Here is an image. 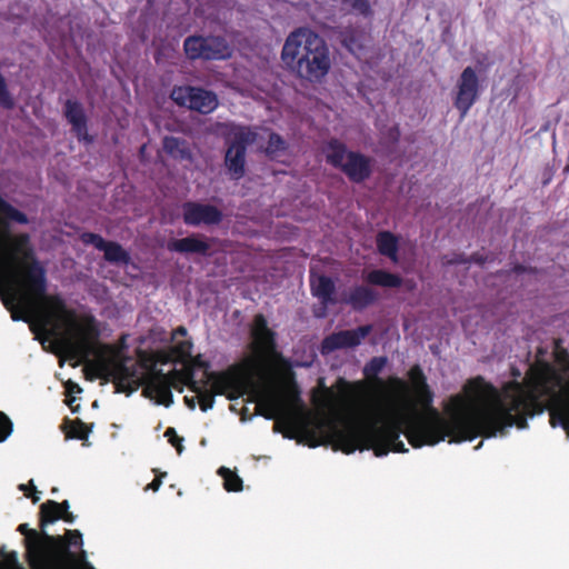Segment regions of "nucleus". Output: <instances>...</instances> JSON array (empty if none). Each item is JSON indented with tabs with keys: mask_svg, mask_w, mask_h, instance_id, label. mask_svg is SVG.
Masks as SVG:
<instances>
[{
	"mask_svg": "<svg viewBox=\"0 0 569 569\" xmlns=\"http://www.w3.org/2000/svg\"><path fill=\"white\" fill-rule=\"evenodd\" d=\"M12 430V421L3 411H0V442H3L10 436Z\"/></svg>",
	"mask_w": 569,
	"mask_h": 569,
	"instance_id": "nucleus-39",
	"label": "nucleus"
},
{
	"mask_svg": "<svg viewBox=\"0 0 569 569\" xmlns=\"http://www.w3.org/2000/svg\"><path fill=\"white\" fill-rule=\"evenodd\" d=\"M513 271L516 273H523L526 271V268L521 264H517V266H515Z\"/></svg>",
	"mask_w": 569,
	"mask_h": 569,
	"instance_id": "nucleus-49",
	"label": "nucleus"
},
{
	"mask_svg": "<svg viewBox=\"0 0 569 569\" xmlns=\"http://www.w3.org/2000/svg\"><path fill=\"white\" fill-rule=\"evenodd\" d=\"M350 11L362 16L363 18H370L373 14L369 0H340Z\"/></svg>",
	"mask_w": 569,
	"mask_h": 569,
	"instance_id": "nucleus-33",
	"label": "nucleus"
},
{
	"mask_svg": "<svg viewBox=\"0 0 569 569\" xmlns=\"http://www.w3.org/2000/svg\"><path fill=\"white\" fill-rule=\"evenodd\" d=\"M443 259H446L443 261L445 264H461V263L466 264V263L475 262L477 264L482 266L487 261V257H485L483 254H481L479 252H475L469 257H466L465 254H455L453 258L448 259L447 257H445Z\"/></svg>",
	"mask_w": 569,
	"mask_h": 569,
	"instance_id": "nucleus-34",
	"label": "nucleus"
},
{
	"mask_svg": "<svg viewBox=\"0 0 569 569\" xmlns=\"http://www.w3.org/2000/svg\"><path fill=\"white\" fill-rule=\"evenodd\" d=\"M218 473L222 477L223 487L227 491L238 492L242 490V479L234 471H231L226 467H221Z\"/></svg>",
	"mask_w": 569,
	"mask_h": 569,
	"instance_id": "nucleus-32",
	"label": "nucleus"
},
{
	"mask_svg": "<svg viewBox=\"0 0 569 569\" xmlns=\"http://www.w3.org/2000/svg\"><path fill=\"white\" fill-rule=\"evenodd\" d=\"M71 401H72V400H70V401H68V402H67V403H68V406L71 408L72 412L78 411L79 406H77V407H72V406H71Z\"/></svg>",
	"mask_w": 569,
	"mask_h": 569,
	"instance_id": "nucleus-53",
	"label": "nucleus"
},
{
	"mask_svg": "<svg viewBox=\"0 0 569 569\" xmlns=\"http://www.w3.org/2000/svg\"><path fill=\"white\" fill-rule=\"evenodd\" d=\"M337 387L339 388V391L347 396L350 392L351 385L345 379V378H338L337 380Z\"/></svg>",
	"mask_w": 569,
	"mask_h": 569,
	"instance_id": "nucleus-43",
	"label": "nucleus"
},
{
	"mask_svg": "<svg viewBox=\"0 0 569 569\" xmlns=\"http://www.w3.org/2000/svg\"><path fill=\"white\" fill-rule=\"evenodd\" d=\"M191 408H194V403L192 401L188 402Z\"/></svg>",
	"mask_w": 569,
	"mask_h": 569,
	"instance_id": "nucleus-56",
	"label": "nucleus"
},
{
	"mask_svg": "<svg viewBox=\"0 0 569 569\" xmlns=\"http://www.w3.org/2000/svg\"><path fill=\"white\" fill-rule=\"evenodd\" d=\"M191 408H194V403L192 401L188 402Z\"/></svg>",
	"mask_w": 569,
	"mask_h": 569,
	"instance_id": "nucleus-57",
	"label": "nucleus"
},
{
	"mask_svg": "<svg viewBox=\"0 0 569 569\" xmlns=\"http://www.w3.org/2000/svg\"><path fill=\"white\" fill-rule=\"evenodd\" d=\"M339 40L342 47H345L350 53L358 56L362 50L361 34L358 30L352 27L343 28L339 32Z\"/></svg>",
	"mask_w": 569,
	"mask_h": 569,
	"instance_id": "nucleus-26",
	"label": "nucleus"
},
{
	"mask_svg": "<svg viewBox=\"0 0 569 569\" xmlns=\"http://www.w3.org/2000/svg\"><path fill=\"white\" fill-rule=\"evenodd\" d=\"M162 148L167 154L177 160H190L191 150L184 139L167 136L163 138Z\"/></svg>",
	"mask_w": 569,
	"mask_h": 569,
	"instance_id": "nucleus-22",
	"label": "nucleus"
},
{
	"mask_svg": "<svg viewBox=\"0 0 569 569\" xmlns=\"http://www.w3.org/2000/svg\"><path fill=\"white\" fill-rule=\"evenodd\" d=\"M192 342L190 340L179 341L173 347V352L178 355L180 358H189L191 357Z\"/></svg>",
	"mask_w": 569,
	"mask_h": 569,
	"instance_id": "nucleus-41",
	"label": "nucleus"
},
{
	"mask_svg": "<svg viewBox=\"0 0 569 569\" xmlns=\"http://www.w3.org/2000/svg\"><path fill=\"white\" fill-rule=\"evenodd\" d=\"M293 393H295V395H293L295 400H296V401H298V402H300V401H301V400H300V392H299V390H298V388H297V387H295Z\"/></svg>",
	"mask_w": 569,
	"mask_h": 569,
	"instance_id": "nucleus-50",
	"label": "nucleus"
},
{
	"mask_svg": "<svg viewBox=\"0 0 569 569\" xmlns=\"http://www.w3.org/2000/svg\"><path fill=\"white\" fill-rule=\"evenodd\" d=\"M29 223L27 214L0 196V284L1 300L13 321L34 320L50 333L68 327L62 345L72 358H87L100 336L96 319L77 323V315L59 295H47L44 267L36 257L28 233L11 234L9 222Z\"/></svg>",
	"mask_w": 569,
	"mask_h": 569,
	"instance_id": "nucleus-2",
	"label": "nucleus"
},
{
	"mask_svg": "<svg viewBox=\"0 0 569 569\" xmlns=\"http://www.w3.org/2000/svg\"><path fill=\"white\" fill-rule=\"evenodd\" d=\"M284 436H286L287 438H289V439H292V438L295 437L293 435H288V433H286Z\"/></svg>",
	"mask_w": 569,
	"mask_h": 569,
	"instance_id": "nucleus-55",
	"label": "nucleus"
},
{
	"mask_svg": "<svg viewBox=\"0 0 569 569\" xmlns=\"http://www.w3.org/2000/svg\"><path fill=\"white\" fill-rule=\"evenodd\" d=\"M302 429L307 436H310L312 439L315 438V432L309 430L306 423L302 425Z\"/></svg>",
	"mask_w": 569,
	"mask_h": 569,
	"instance_id": "nucleus-48",
	"label": "nucleus"
},
{
	"mask_svg": "<svg viewBox=\"0 0 569 569\" xmlns=\"http://www.w3.org/2000/svg\"><path fill=\"white\" fill-rule=\"evenodd\" d=\"M103 253L108 262L118 264H128L130 262V254L118 242L109 241Z\"/></svg>",
	"mask_w": 569,
	"mask_h": 569,
	"instance_id": "nucleus-28",
	"label": "nucleus"
},
{
	"mask_svg": "<svg viewBox=\"0 0 569 569\" xmlns=\"http://www.w3.org/2000/svg\"><path fill=\"white\" fill-rule=\"evenodd\" d=\"M387 365L386 357H373L363 368V375L371 383L379 388H385V381L379 378V373Z\"/></svg>",
	"mask_w": 569,
	"mask_h": 569,
	"instance_id": "nucleus-27",
	"label": "nucleus"
},
{
	"mask_svg": "<svg viewBox=\"0 0 569 569\" xmlns=\"http://www.w3.org/2000/svg\"><path fill=\"white\" fill-rule=\"evenodd\" d=\"M535 388L536 378L527 383L506 382L501 389L486 382L482 377L471 379L466 391L475 396L476 405L469 413L443 418L437 409L420 413L411 409L396 410L393 417L348 422L345 427L332 426L331 439L336 449L350 455L356 450H373L383 457L390 451L408 452L400 435H405L413 448L435 446L451 437L450 442L471 441L477 437L492 438L506 435L516 426L525 429L526 417L541 412L535 399L526 397L523 387Z\"/></svg>",
	"mask_w": 569,
	"mask_h": 569,
	"instance_id": "nucleus-1",
	"label": "nucleus"
},
{
	"mask_svg": "<svg viewBox=\"0 0 569 569\" xmlns=\"http://www.w3.org/2000/svg\"><path fill=\"white\" fill-rule=\"evenodd\" d=\"M16 106L14 98L8 89L6 78L0 72V107L4 110H12Z\"/></svg>",
	"mask_w": 569,
	"mask_h": 569,
	"instance_id": "nucleus-35",
	"label": "nucleus"
},
{
	"mask_svg": "<svg viewBox=\"0 0 569 569\" xmlns=\"http://www.w3.org/2000/svg\"><path fill=\"white\" fill-rule=\"evenodd\" d=\"M281 59L299 78L310 82H320L331 68L327 42L309 28H298L289 33Z\"/></svg>",
	"mask_w": 569,
	"mask_h": 569,
	"instance_id": "nucleus-4",
	"label": "nucleus"
},
{
	"mask_svg": "<svg viewBox=\"0 0 569 569\" xmlns=\"http://www.w3.org/2000/svg\"><path fill=\"white\" fill-rule=\"evenodd\" d=\"M187 329L183 327V326H179L177 329H174L173 331V336H187Z\"/></svg>",
	"mask_w": 569,
	"mask_h": 569,
	"instance_id": "nucleus-47",
	"label": "nucleus"
},
{
	"mask_svg": "<svg viewBox=\"0 0 569 569\" xmlns=\"http://www.w3.org/2000/svg\"><path fill=\"white\" fill-rule=\"evenodd\" d=\"M130 361V357H123L104 367L106 376L112 379L116 392L118 393L130 395L141 385L138 365H128Z\"/></svg>",
	"mask_w": 569,
	"mask_h": 569,
	"instance_id": "nucleus-12",
	"label": "nucleus"
},
{
	"mask_svg": "<svg viewBox=\"0 0 569 569\" xmlns=\"http://www.w3.org/2000/svg\"><path fill=\"white\" fill-rule=\"evenodd\" d=\"M365 279L367 283L382 288H399L402 284V278L399 274L382 269L369 271Z\"/></svg>",
	"mask_w": 569,
	"mask_h": 569,
	"instance_id": "nucleus-24",
	"label": "nucleus"
},
{
	"mask_svg": "<svg viewBox=\"0 0 569 569\" xmlns=\"http://www.w3.org/2000/svg\"><path fill=\"white\" fill-rule=\"evenodd\" d=\"M379 299L378 292L368 286H356L349 292L347 302L357 311L365 310L376 303Z\"/></svg>",
	"mask_w": 569,
	"mask_h": 569,
	"instance_id": "nucleus-21",
	"label": "nucleus"
},
{
	"mask_svg": "<svg viewBox=\"0 0 569 569\" xmlns=\"http://www.w3.org/2000/svg\"><path fill=\"white\" fill-rule=\"evenodd\" d=\"M259 413L267 419L274 417L276 410L280 408L278 400L273 397H268L258 405Z\"/></svg>",
	"mask_w": 569,
	"mask_h": 569,
	"instance_id": "nucleus-36",
	"label": "nucleus"
},
{
	"mask_svg": "<svg viewBox=\"0 0 569 569\" xmlns=\"http://www.w3.org/2000/svg\"><path fill=\"white\" fill-rule=\"evenodd\" d=\"M64 425L68 426L67 437L78 440H87L92 431V425L83 422L81 419H66Z\"/></svg>",
	"mask_w": 569,
	"mask_h": 569,
	"instance_id": "nucleus-30",
	"label": "nucleus"
},
{
	"mask_svg": "<svg viewBox=\"0 0 569 569\" xmlns=\"http://www.w3.org/2000/svg\"><path fill=\"white\" fill-rule=\"evenodd\" d=\"M377 249L381 256L388 257L392 262H398L399 241L390 231H380L376 238Z\"/></svg>",
	"mask_w": 569,
	"mask_h": 569,
	"instance_id": "nucleus-23",
	"label": "nucleus"
},
{
	"mask_svg": "<svg viewBox=\"0 0 569 569\" xmlns=\"http://www.w3.org/2000/svg\"><path fill=\"white\" fill-rule=\"evenodd\" d=\"M164 437L168 439V442L177 449V452L180 455L183 450L182 441L183 438L177 435L174 428L169 427L164 431Z\"/></svg>",
	"mask_w": 569,
	"mask_h": 569,
	"instance_id": "nucleus-40",
	"label": "nucleus"
},
{
	"mask_svg": "<svg viewBox=\"0 0 569 569\" xmlns=\"http://www.w3.org/2000/svg\"><path fill=\"white\" fill-rule=\"evenodd\" d=\"M326 162L340 170L352 183H362L373 172V159L360 151L348 150L345 142L331 138L322 147Z\"/></svg>",
	"mask_w": 569,
	"mask_h": 569,
	"instance_id": "nucleus-7",
	"label": "nucleus"
},
{
	"mask_svg": "<svg viewBox=\"0 0 569 569\" xmlns=\"http://www.w3.org/2000/svg\"><path fill=\"white\" fill-rule=\"evenodd\" d=\"M143 395L149 398L156 396L159 405L169 407L173 401L169 377L161 369H152L146 380Z\"/></svg>",
	"mask_w": 569,
	"mask_h": 569,
	"instance_id": "nucleus-17",
	"label": "nucleus"
},
{
	"mask_svg": "<svg viewBox=\"0 0 569 569\" xmlns=\"http://www.w3.org/2000/svg\"><path fill=\"white\" fill-rule=\"evenodd\" d=\"M371 331L372 326L365 325L356 329L332 332L322 340L321 352L326 355L340 349L356 348Z\"/></svg>",
	"mask_w": 569,
	"mask_h": 569,
	"instance_id": "nucleus-14",
	"label": "nucleus"
},
{
	"mask_svg": "<svg viewBox=\"0 0 569 569\" xmlns=\"http://www.w3.org/2000/svg\"><path fill=\"white\" fill-rule=\"evenodd\" d=\"M33 492H34V495L32 496V502H33V503H37V502L39 501L38 491L36 490V491H33Z\"/></svg>",
	"mask_w": 569,
	"mask_h": 569,
	"instance_id": "nucleus-51",
	"label": "nucleus"
},
{
	"mask_svg": "<svg viewBox=\"0 0 569 569\" xmlns=\"http://www.w3.org/2000/svg\"><path fill=\"white\" fill-rule=\"evenodd\" d=\"M529 377L536 378L538 385L535 388H529V385L523 387L525 395L535 399L542 407V410L535 415H528L526 423H528V418L541 415L545 410L549 409L551 426H561L569 437V403L551 408L559 400V391L563 385L562 376L551 363L543 361L531 366L522 381H516L525 385ZM527 427L528 425L525 428Z\"/></svg>",
	"mask_w": 569,
	"mask_h": 569,
	"instance_id": "nucleus-5",
	"label": "nucleus"
},
{
	"mask_svg": "<svg viewBox=\"0 0 569 569\" xmlns=\"http://www.w3.org/2000/svg\"><path fill=\"white\" fill-rule=\"evenodd\" d=\"M81 240L86 244H92L96 249L103 251L109 241L104 240L100 234L93 232H84Z\"/></svg>",
	"mask_w": 569,
	"mask_h": 569,
	"instance_id": "nucleus-38",
	"label": "nucleus"
},
{
	"mask_svg": "<svg viewBox=\"0 0 569 569\" xmlns=\"http://www.w3.org/2000/svg\"><path fill=\"white\" fill-rule=\"evenodd\" d=\"M167 476L166 472L161 473L160 476L156 477L147 487L146 490L151 489L153 491L159 490L161 483H162V477Z\"/></svg>",
	"mask_w": 569,
	"mask_h": 569,
	"instance_id": "nucleus-44",
	"label": "nucleus"
},
{
	"mask_svg": "<svg viewBox=\"0 0 569 569\" xmlns=\"http://www.w3.org/2000/svg\"><path fill=\"white\" fill-rule=\"evenodd\" d=\"M392 381L396 383H401V381L398 378L392 379Z\"/></svg>",
	"mask_w": 569,
	"mask_h": 569,
	"instance_id": "nucleus-54",
	"label": "nucleus"
},
{
	"mask_svg": "<svg viewBox=\"0 0 569 569\" xmlns=\"http://www.w3.org/2000/svg\"><path fill=\"white\" fill-rule=\"evenodd\" d=\"M19 489L24 492L26 496H29L28 491L32 489L36 491V486L33 485V481L31 480L28 485H20Z\"/></svg>",
	"mask_w": 569,
	"mask_h": 569,
	"instance_id": "nucleus-46",
	"label": "nucleus"
},
{
	"mask_svg": "<svg viewBox=\"0 0 569 569\" xmlns=\"http://www.w3.org/2000/svg\"><path fill=\"white\" fill-rule=\"evenodd\" d=\"M171 98L178 106L198 111L202 114L211 113L217 109L219 103L214 92L192 86L174 88Z\"/></svg>",
	"mask_w": 569,
	"mask_h": 569,
	"instance_id": "nucleus-10",
	"label": "nucleus"
},
{
	"mask_svg": "<svg viewBox=\"0 0 569 569\" xmlns=\"http://www.w3.org/2000/svg\"><path fill=\"white\" fill-rule=\"evenodd\" d=\"M49 500L41 503L39 507V527L44 530L48 525H52L58 520H62V513L54 509V507L48 506Z\"/></svg>",
	"mask_w": 569,
	"mask_h": 569,
	"instance_id": "nucleus-31",
	"label": "nucleus"
},
{
	"mask_svg": "<svg viewBox=\"0 0 569 569\" xmlns=\"http://www.w3.org/2000/svg\"><path fill=\"white\" fill-rule=\"evenodd\" d=\"M81 391H82V389L80 388V386L78 383H74L72 381L68 382V385H67L68 395L80 393Z\"/></svg>",
	"mask_w": 569,
	"mask_h": 569,
	"instance_id": "nucleus-45",
	"label": "nucleus"
},
{
	"mask_svg": "<svg viewBox=\"0 0 569 569\" xmlns=\"http://www.w3.org/2000/svg\"><path fill=\"white\" fill-rule=\"evenodd\" d=\"M18 531L24 536L26 556L31 569H94L87 562L82 533L78 529H67L62 536H52L21 523Z\"/></svg>",
	"mask_w": 569,
	"mask_h": 569,
	"instance_id": "nucleus-3",
	"label": "nucleus"
},
{
	"mask_svg": "<svg viewBox=\"0 0 569 569\" xmlns=\"http://www.w3.org/2000/svg\"><path fill=\"white\" fill-rule=\"evenodd\" d=\"M253 351L260 356H268L276 351V332L269 328L268 321L262 313L253 317L250 328Z\"/></svg>",
	"mask_w": 569,
	"mask_h": 569,
	"instance_id": "nucleus-15",
	"label": "nucleus"
},
{
	"mask_svg": "<svg viewBox=\"0 0 569 569\" xmlns=\"http://www.w3.org/2000/svg\"><path fill=\"white\" fill-rule=\"evenodd\" d=\"M182 221L188 227H212L223 220V212L214 204L186 201L181 204Z\"/></svg>",
	"mask_w": 569,
	"mask_h": 569,
	"instance_id": "nucleus-13",
	"label": "nucleus"
},
{
	"mask_svg": "<svg viewBox=\"0 0 569 569\" xmlns=\"http://www.w3.org/2000/svg\"><path fill=\"white\" fill-rule=\"evenodd\" d=\"M51 507H54V509H58L60 513H62V520L67 523H73L76 520V516L69 510L70 509V502L68 500H63L61 502H57L54 500H49V505Z\"/></svg>",
	"mask_w": 569,
	"mask_h": 569,
	"instance_id": "nucleus-37",
	"label": "nucleus"
},
{
	"mask_svg": "<svg viewBox=\"0 0 569 569\" xmlns=\"http://www.w3.org/2000/svg\"><path fill=\"white\" fill-rule=\"evenodd\" d=\"M0 556L8 567L17 568L19 566L18 555L16 551H6L4 549H1Z\"/></svg>",
	"mask_w": 569,
	"mask_h": 569,
	"instance_id": "nucleus-42",
	"label": "nucleus"
},
{
	"mask_svg": "<svg viewBox=\"0 0 569 569\" xmlns=\"http://www.w3.org/2000/svg\"><path fill=\"white\" fill-rule=\"evenodd\" d=\"M210 241H216L214 238L208 239L203 234H191L181 239H173L168 242V250L178 253H196L203 257H210Z\"/></svg>",
	"mask_w": 569,
	"mask_h": 569,
	"instance_id": "nucleus-18",
	"label": "nucleus"
},
{
	"mask_svg": "<svg viewBox=\"0 0 569 569\" xmlns=\"http://www.w3.org/2000/svg\"><path fill=\"white\" fill-rule=\"evenodd\" d=\"M288 149L287 141L277 132L270 131L264 153L270 159L283 154Z\"/></svg>",
	"mask_w": 569,
	"mask_h": 569,
	"instance_id": "nucleus-29",
	"label": "nucleus"
},
{
	"mask_svg": "<svg viewBox=\"0 0 569 569\" xmlns=\"http://www.w3.org/2000/svg\"><path fill=\"white\" fill-rule=\"evenodd\" d=\"M408 377L418 401L428 409L427 412H430V409H433L431 406L433 393L427 383V378L421 367L419 365L411 367Z\"/></svg>",
	"mask_w": 569,
	"mask_h": 569,
	"instance_id": "nucleus-19",
	"label": "nucleus"
},
{
	"mask_svg": "<svg viewBox=\"0 0 569 569\" xmlns=\"http://www.w3.org/2000/svg\"><path fill=\"white\" fill-rule=\"evenodd\" d=\"M319 445H320V442L318 440H312V441L309 442V446L312 447V448H315V447H317Z\"/></svg>",
	"mask_w": 569,
	"mask_h": 569,
	"instance_id": "nucleus-52",
	"label": "nucleus"
},
{
	"mask_svg": "<svg viewBox=\"0 0 569 569\" xmlns=\"http://www.w3.org/2000/svg\"><path fill=\"white\" fill-rule=\"evenodd\" d=\"M183 50L190 60H227L232 56V49L227 39L212 34L187 37L183 41Z\"/></svg>",
	"mask_w": 569,
	"mask_h": 569,
	"instance_id": "nucleus-8",
	"label": "nucleus"
},
{
	"mask_svg": "<svg viewBox=\"0 0 569 569\" xmlns=\"http://www.w3.org/2000/svg\"><path fill=\"white\" fill-rule=\"evenodd\" d=\"M251 365L249 362L232 365L220 372H208L203 386L192 380L190 376L189 389L197 393L201 411L206 412L214 405L216 395H226L233 400L243 396L251 388Z\"/></svg>",
	"mask_w": 569,
	"mask_h": 569,
	"instance_id": "nucleus-6",
	"label": "nucleus"
},
{
	"mask_svg": "<svg viewBox=\"0 0 569 569\" xmlns=\"http://www.w3.org/2000/svg\"><path fill=\"white\" fill-rule=\"evenodd\" d=\"M311 292L325 307L337 303L336 284L328 276L321 274L316 280H311Z\"/></svg>",
	"mask_w": 569,
	"mask_h": 569,
	"instance_id": "nucleus-20",
	"label": "nucleus"
},
{
	"mask_svg": "<svg viewBox=\"0 0 569 569\" xmlns=\"http://www.w3.org/2000/svg\"><path fill=\"white\" fill-rule=\"evenodd\" d=\"M337 395L332 388L325 385V380L319 379V388L312 391V403L320 410H330L336 406Z\"/></svg>",
	"mask_w": 569,
	"mask_h": 569,
	"instance_id": "nucleus-25",
	"label": "nucleus"
},
{
	"mask_svg": "<svg viewBox=\"0 0 569 569\" xmlns=\"http://www.w3.org/2000/svg\"><path fill=\"white\" fill-rule=\"evenodd\" d=\"M63 114L77 140L84 144H92L94 137L88 132V118L83 106L77 100L68 99L63 106Z\"/></svg>",
	"mask_w": 569,
	"mask_h": 569,
	"instance_id": "nucleus-16",
	"label": "nucleus"
},
{
	"mask_svg": "<svg viewBox=\"0 0 569 569\" xmlns=\"http://www.w3.org/2000/svg\"><path fill=\"white\" fill-rule=\"evenodd\" d=\"M257 138L258 133L247 126H240L234 131L224 154V166L232 180L244 177L247 147L253 144Z\"/></svg>",
	"mask_w": 569,
	"mask_h": 569,
	"instance_id": "nucleus-9",
	"label": "nucleus"
},
{
	"mask_svg": "<svg viewBox=\"0 0 569 569\" xmlns=\"http://www.w3.org/2000/svg\"><path fill=\"white\" fill-rule=\"evenodd\" d=\"M480 81L472 67H466L457 81V93L453 106L459 111L460 118H465L480 96Z\"/></svg>",
	"mask_w": 569,
	"mask_h": 569,
	"instance_id": "nucleus-11",
	"label": "nucleus"
}]
</instances>
